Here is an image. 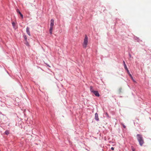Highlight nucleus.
Listing matches in <instances>:
<instances>
[{"mask_svg": "<svg viewBox=\"0 0 151 151\" xmlns=\"http://www.w3.org/2000/svg\"><path fill=\"white\" fill-rule=\"evenodd\" d=\"M5 133L6 135H8V134H9V131H7V130L5 132Z\"/></svg>", "mask_w": 151, "mask_h": 151, "instance_id": "obj_11", "label": "nucleus"}, {"mask_svg": "<svg viewBox=\"0 0 151 151\" xmlns=\"http://www.w3.org/2000/svg\"><path fill=\"white\" fill-rule=\"evenodd\" d=\"M25 42H26L25 43V45L27 46H29V43H28V42H27V41H25Z\"/></svg>", "mask_w": 151, "mask_h": 151, "instance_id": "obj_9", "label": "nucleus"}, {"mask_svg": "<svg viewBox=\"0 0 151 151\" xmlns=\"http://www.w3.org/2000/svg\"><path fill=\"white\" fill-rule=\"evenodd\" d=\"M24 39L25 40V41H27V37L26 35L24 36Z\"/></svg>", "mask_w": 151, "mask_h": 151, "instance_id": "obj_10", "label": "nucleus"}, {"mask_svg": "<svg viewBox=\"0 0 151 151\" xmlns=\"http://www.w3.org/2000/svg\"><path fill=\"white\" fill-rule=\"evenodd\" d=\"M123 63L124 64V68L125 69V70H127L128 68L127 67L126 64H125V62L124 61H123Z\"/></svg>", "mask_w": 151, "mask_h": 151, "instance_id": "obj_7", "label": "nucleus"}, {"mask_svg": "<svg viewBox=\"0 0 151 151\" xmlns=\"http://www.w3.org/2000/svg\"><path fill=\"white\" fill-rule=\"evenodd\" d=\"M15 23H14V22H13L12 23V25L13 27H14L15 25Z\"/></svg>", "mask_w": 151, "mask_h": 151, "instance_id": "obj_13", "label": "nucleus"}, {"mask_svg": "<svg viewBox=\"0 0 151 151\" xmlns=\"http://www.w3.org/2000/svg\"><path fill=\"white\" fill-rule=\"evenodd\" d=\"M129 76L131 77L132 78V79L133 78L132 77V76L131 75L130 73L129 74Z\"/></svg>", "mask_w": 151, "mask_h": 151, "instance_id": "obj_17", "label": "nucleus"}, {"mask_svg": "<svg viewBox=\"0 0 151 151\" xmlns=\"http://www.w3.org/2000/svg\"><path fill=\"white\" fill-rule=\"evenodd\" d=\"M137 137L140 145L141 146H142L144 143V142L142 135L140 134H137Z\"/></svg>", "mask_w": 151, "mask_h": 151, "instance_id": "obj_1", "label": "nucleus"}, {"mask_svg": "<svg viewBox=\"0 0 151 151\" xmlns=\"http://www.w3.org/2000/svg\"><path fill=\"white\" fill-rule=\"evenodd\" d=\"M127 71V72L129 74L130 73L129 72V70H128V69H127V70H126Z\"/></svg>", "mask_w": 151, "mask_h": 151, "instance_id": "obj_16", "label": "nucleus"}, {"mask_svg": "<svg viewBox=\"0 0 151 151\" xmlns=\"http://www.w3.org/2000/svg\"><path fill=\"white\" fill-rule=\"evenodd\" d=\"M26 32L27 34L29 36H30V34L29 31V28L28 27H27L26 28Z\"/></svg>", "mask_w": 151, "mask_h": 151, "instance_id": "obj_5", "label": "nucleus"}, {"mask_svg": "<svg viewBox=\"0 0 151 151\" xmlns=\"http://www.w3.org/2000/svg\"><path fill=\"white\" fill-rule=\"evenodd\" d=\"M50 32L51 34H52V30L53 29V26L54 25V20L51 19L50 20Z\"/></svg>", "mask_w": 151, "mask_h": 151, "instance_id": "obj_3", "label": "nucleus"}, {"mask_svg": "<svg viewBox=\"0 0 151 151\" xmlns=\"http://www.w3.org/2000/svg\"><path fill=\"white\" fill-rule=\"evenodd\" d=\"M90 88V91L91 92L93 93V92H94L95 91H94L93 87L92 86H91Z\"/></svg>", "mask_w": 151, "mask_h": 151, "instance_id": "obj_8", "label": "nucleus"}, {"mask_svg": "<svg viewBox=\"0 0 151 151\" xmlns=\"http://www.w3.org/2000/svg\"><path fill=\"white\" fill-rule=\"evenodd\" d=\"M17 13H19V14H20L21 13L19 11V9H17Z\"/></svg>", "mask_w": 151, "mask_h": 151, "instance_id": "obj_12", "label": "nucleus"}, {"mask_svg": "<svg viewBox=\"0 0 151 151\" xmlns=\"http://www.w3.org/2000/svg\"><path fill=\"white\" fill-rule=\"evenodd\" d=\"M111 149L112 150H114V147H111Z\"/></svg>", "mask_w": 151, "mask_h": 151, "instance_id": "obj_15", "label": "nucleus"}, {"mask_svg": "<svg viewBox=\"0 0 151 151\" xmlns=\"http://www.w3.org/2000/svg\"><path fill=\"white\" fill-rule=\"evenodd\" d=\"M95 119L97 121H98L99 120L98 114L97 113H96L95 114Z\"/></svg>", "mask_w": 151, "mask_h": 151, "instance_id": "obj_6", "label": "nucleus"}, {"mask_svg": "<svg viewBox=\"0 0 151 151\" xmlns=\"http://www.w3.org/2000/svg\"><path fill=\"white\" fill-rule=\"evenodd\" d=\"M132 151H134V150L133 149V150H132Z\"/></svg>", "mask_w": 151, "mask_h": 151, "instance_id": "obj_19", "label": "nucleus"}, {"mask_svg": "<svg viewBox=\"0 0 151 151\" xmlns=\"http://www.w3.org/2000/svg\"><path fill=\"white\" fill-rule=\"evenodd\" d=\"M122 125H123V127H124V128H126V126H125V125H124V124H122Z\"/></svg>", "mask_w": 151, "mask_h": 151, "instance_id": "obj_18", "label": "nucleus"}, {"mask_svg": "<svg viewBox=\"0 0 151 151\" xmlns=\"http://www.w3.org/2000/svg\"><path fill=\"white\" fill-rule=\"evenodd\" d=\"M88 44V37L87 35H85L84 39V42L83 44V46L84 48H86Z\"/></svg>", "mask_w": 151, "mask_h": 151, "instance_id": "obj_2", "label": "nucleus"}, {"mask_svg": "<svg viewBox=\"0 0 151 151\" xmlns=\"http://www.w3.org/2000/svg\"><path fill=\"white\" fill-rule=\"evenodd\" d=\"M93 93L97 97L99 96L100 95L97 91H95Z\"/></svg>", "mask_w": 151, "mask_h": 151, "instance_id": "obj_4", "label": "nucleus"}, {"mask_svg": "<svg viewBox=\"0 0 151 151\" xmlns=\"http://www.w3.org/2000/svg\"><path fill=\"white\" fill-rule=\"evenodd\" d=\"M19 14H20V16H21V17H22V18H23V15L21 14V13Z\"/></svg>", "mask_w": 151, "mask_h": 151, "instance_id": "obj_14", "label": "nucleus"}]
</instances>
